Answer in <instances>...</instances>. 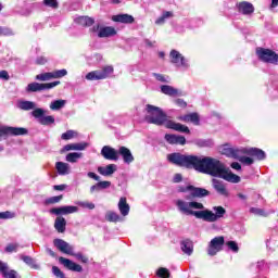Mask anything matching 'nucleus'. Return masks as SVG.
Here are the masks:
<instances>
[{
  "label": "nucleus",
  "mask_w": 278,
  "mask_h": 278,
  "mask_svg": "<svg viewBox=\"0 0 278 278\" xmlns=\"http://www.w3.org/2000/svg\"><path fill=\"white\" fill-rule=\"evenodd\" d=\"M146 112H147L146 121L151 125H157V126L165 125L166 127V123L170 121L168 119V116L166 115V113H164V111H162V109L157 106L147 104Z\"/></svg>",
  "instance_id": "obj_3"
},
{
  "label": "nucleus",
  "mask_w": 278,
  "mask_h": 278,
  "mask_svg": "<svg viewBox=\"0 0 278 278\" xmlns=\"http://www.w3.org/2000/svg\"><path fill=\"white\" fill-rule=\"evenodd\" d=\"M60 80L53 81V83H30L26 87V92H42V90H51L52 88H55V86H60Z\"/></svg>",
  "instance_id": "obj_8"
},
{
  "label": "nucleus",
  "mask_w": 278,
  "mask_h": 278,
  "mask_svg": "<svg viewBox=\"0 0 278 278\" xmlns=\"http://www.w3.org/2000/svg\"><path fill=\"white\" fill-rule=\"evenodd\" d=\"M165 21H167V18H173V12L170 11H165L163 12V14L161 15Z\"/></svg>",
  "instance_id": "obj_63"
},
{
  "label": "nucleus",
  "mask_w": 278,
  "mask_h": 278,
  "mask_svg": "<svg viewBox=\"0 0 278 278\" xmlns=\"http://www.w3.org/2000/svg\"><path fill=\"white\" fill-rule=\"evenodd\" d=\"M117 155H122L124 164H131L134 162V154H131V150L126 147H119Z\"/></svg>",
  "instance_id": "obj_17"
},
{
  "label": "nucleus",
  "mask_w": 278,
  "mask_h": 278,
  "mask_svg": "<svg viewBox=\"0 0 278 278\" xmlns=\"http://www.w3.org/2000/svg\"><path fill=\"white\" fill-rule=\"evenodd\" d=\"M77 260H80L84 264L88 263V257L84 256L81 253L74 254Z\"/></svg>",
  "instance_id": "obj_61"
},
{
  "label": "nucleus",
  "mask_w": 278,
  "mask_h": 278,
  "mask_svg": "<svg viewBox=\"0 0 278 278\" xmlns=\"http://www.w3.org/2000/svg\"><path fill=\"white\" fill-rule=\"evenodd\" d=\"M165 140L168 142V144H180L181 147L186 144V137L181 135L166 134Z\"/></svg>",
  "instance_id": "obj_16"
},
{
  "label": "nucleus",
  "mask_w": 278,
  "mask_h": 278,
  "mask_svg": "<svg viewBox=\"0 0 278 278\" xmlns=\"http://www.w3.org/2000/svg\"><path fill=\"white\" fill-rule=\"evenodd\" d=\"M101 189L99 188V184L97 182L96 185L90 187V193L94 194V192H100Z\"/></svg>",
  "instance_id": "obj_62"
},
{
  "label": "nucleus",
  "mask_w": 278,
  "mask_h": 278,
  "mask_svg": "<svg viewBox=\"0 0 278 278\" xmlns=\"http://www.w3.org/2000/svg\"><path fill=\"white\" fill-rule=\"evenodd\" d=\"M0 36H14V30L5 26H0Z\"/></svg>",
  "instance_id": "obj_47"
},
{
  "label": "nucleus",
  "mask_w": 278,
  "mask_h": 278,
  "mask_svg": "<svg viewBox=\"0 0 278 278\" xmlns=\"http://www.w3.org/2000/svg\"><path fill=\"white\" fill-rule=\"evenodd\" d=\"M156 275L160 278H168L170 277V271L167 268L161 267L157 269Z\"/></svg>",
  "instance_id": "obj_44"
},
{
  "label": "nucleus",
  "mask_w": 278,
  "mask_h": 278,
  "mask_svg": "<svg viewBox=\"0 0 278 278\" xmlns=\"http://www.w3.org/2000/svg\"><path fill=\"white\" fill-rule=\"evenodd\" d=\"M213 187L218 192V194H222V197H227V188H225V184L218 179H213Z\"/></svg>",
  "instance_id": "obj_30"
},
{
  "label": "nucleus",
  "mask_w": 278,
  "mask_h": 278,
  "mask_svg": "<svg viewBox=\"0 0 278 278\" xmlns=\"http://www.w3.org/2000/svg\"><path fill=\"white\" fill-rule=\"evenodd\" d=\"M247 155L244 152H239L237 160L241 162V164H245V166H251L255 161L251 156H244Z\"/></svg>",
  "instance_id": "obj_33"
},
{
  "label": "nucleus",
  "mask_w": 278,
  "mask_h": 278,
  "mask_svg": "<svg viewBox=\"0 0 278 278\" xmlns=\"http://www.w3.org/2000/svg\"><path fill=\"white\" fill-rule=\"evenodd\" d=\"M118 166L116 164H109L106 166H99L98 173L102 175L103 177H111V175H114L115 170H117Z\"/></svg>",
  "instance_id": "obj_18"
},
{
  "label": "nucleus",
  "mask_w": 278,
  "mask_h": 278,
  "mask_svg": "<svg viewBox=\"0 0 278 278\" xmlns=\"http://www.w3.org/2000/svg\"><path fill=\"white\" fill-rule=\"evenodd\" d=\"M59 262L60 264H62L65 268H67V270H73L74 273H81V270H84V268L81 267V265L65 258L63 256L59 257Z\"/></svg>",
  "instance_id": "obj_13"
},
{
  "label": "nucleus",
  "mask_w": 278,
  "mask_h": 278,
  "mask_svg": "<svg viewBox=\"0 0 278 278\" xmlns=\"http://www.w3.org/2000/svg\"><path fill=\"white\" fill-rule=\"evenodd\" d=\"M37 81H51L53 79L52 72H46L36 76Z\"/></svg>",
  "instance_id": "obj_39"
},
{
  "label": "nucleus",
  "mask_w": 278,
  "mask_h": 278,
  "mask_svg": "<svg viewBox=\"0 0 278 278\" xmlns=\"http://www.w3.org/2000/svg\"><path fill=\"white\" fill-rule=\"evenodd\" d=\"M114 73V67L112 65L104 66L102 70L89 72L86 75L88 81H99L101 79H108L109 76Z\"/></svg>",
  "instance_id": "obj_5"
},
{
  "label": "nucleus",
  "mask_w": 278,
  "mask_h": 278,
  "mask_svg": "<svg viewBox=\"0 0 278 278\" xmlns=\"http://www.w3.org/2000/svg\"><path fill=\"white\" fill-rule=\"evenodd\" d=\"M256 55L261 62L278 65V54L266 48H256Z\"/></svg>",
  "instance_id": "obj_4"
},
{
  "label": "nucleus",
  "mask_w": 278,
  "mask_h": 278,
  "mask_svg": "<svg viewBox=\"0 0 278 278\" xmlns=\"http://www.w3.org/2000/svg\"><path fill=\"white\" fill-rule=\"evenodd\" d=\"M181 179H182L181 174H176L173 178V181H174V184H179V182H181Z\"/></svg>",
  "instance_id": "obj_64"
},
{
  "label": "nucleus",
  "mask_w": 278,
  "mask_h": 278,
  "mask_svg": "<svg viewBox=\"0 0 278 278\" xmlns=\"http://www.w3.org/2000/svg\"><path fill=\"white\" fill-rule=\"evenodd\" d=\"M180 249L185 255H192L194 253V243L190 239L180 242Z\"/></svg>",
  "instance_id": "obj_21"
},
{
  "label": "nucleus",
  "mask_w": 278,
  "mask_h": 278,
  "mask_svg": "<svg viewBox=\"0 0 278 278\" xmlns=\"http://www.w3.org/2000/svg\"><path fill=\"white\" fill-rule=\"evenodd\" d=\"M43 4L47 5V8H52L53 10L58 9V0H43Z\"/></svg>",
  "instance_id": "obj_50"
},
{
  "label": "nucleus",
  "mask_w": 278,
  "mask_h": 278,
  "mask_svg": "<svg viewBox=\"0 0 278 278\" xmlns=\"http://www.w3.org/2000/svg\"><path fill=\"white\" fill-rule=\"evenodd\" d=\"M153 76L155 77V79L157 81H162L163 84H168L169 79L168 77L162 75V74H153Z\"/></svg>",
  "instance_id": "obj_52"
},
{
  "label": "nucleus",
  "mask_w": 278,
  "mask_h": 278,
  "mask_svg": "<svg viewBox=\"0 0 278 278\" xmlns=\"http://www.w3.org/2000/svg\"><path fill=\"white\" fill-rule=\"evenodd\" d=\"M242 153L250 155V157H255V160L262 161L266 160V152L257 148H242Z\"/></svg>",
  "instance_id": "obj_11"
},
{
  "label": "nucleus",
  "mask_w": 278,
  "mask_h": 278,
  "mask_svg": "<svg viewBox=\"0 0 278 278\" xmlns=\"http://www.w3.org/2000/svg\"><path fill=\"white\" fill-rule=\"evenodd\" d=\"M226 247L233 253H238L240 251V248H238V243L236 241H228L226 242Z\"/></svg>",
  "instance_id": "obj_48"
},
{
  "label": "nucleus",
  "mask_w": 278,
  "mask_h": 278,
  "mask_svg": "<svg viewBox=\"0 0 278 278\" xmlns=\"http://www.w3.org/2000/svg\"><path fill=\"white\" fill-rule=\"evenodd\" d=\"M0 79H3L4 81H9L10 74L8 73V71L5 70L0 71Z\"/></svg>",
  "instance_id": "obj_58"
},
{
  "label": "nucleus",
  "mask_w": 278,
  "mask_h": 278,
  "mask_svg": "<svg viewBox=\"0 0 278 278\" xmlns=\"http://www.w3.org/2000/svg\"><path fill=\"white\" fill-rule=\"evenodd\" d=\"M75 136H77L75 130H67L61 136V138L62 140H72V138H75Z\"/></svg>",
  "instance_id": "obj_46"
},
{
  "label": "nucleus",
  "mask_w": 278,
  "mask_h": 278,
  "mask_svg": "<svg viewBox=\"0 0 278 278\" xmlns=\"http://www.w3.org/2000/svg\"><path fill=\"white\" fill-rule=\"evenodd\" d=\"M250 212H251V214H254L255 216H268V213H266L265 210L257 208V207H251Z\"/></svg>",
  "instance_id": "obj_45"
},
{
  "label": "nucleus",
  "mask_w": 278,
  "mask_h": 278,
  "mask_svg": "<svg viewBox=\"0 0 278 278\" xmlns=\"http://www.w3.org/2000/svg\"><path fill=\"white\" fill-rule=\"evenodd\" d=\"M83 155L84 154L81 152H72L66 155L65 160H66V162H70L71 164H75V163H77V160H80V157Z\"/></svg>",
  "instance_id": "obj_34"
},
{
  "label": "nucleus",
  "mask_w": 278,
  "mask_h": 278,
  "mask_svg": "<svg viewBox=\"0 0 278 278\" xmlns=\"http://www.w3.org/2000/svg\"><path fill=\"white\" fill-rule=\"evenodd\" d=\"M5 251H7V253H14V252L18 251V244L10 243L9 245H7Z\"/></svg>",
  "instance_id": "obj_51"
},
{
  "label": "nucleus",
  "mask_w": 278,
  "mask_h": 278,
  "mask_svg": "<svg viewBox=\"0 0 278 278\" xmlns=\"http://www.w3.org/2000/svg\"><path fill=\"white\" fill-rule=\"evenodd\" d=\"M75 23L81 25V27H92V25H94V18L90 16H79L75 18Z\"/></svg>",
  "instance_id": "obj_26"
},
{
  "label": "nucleus",
  "mask_w": 278,
  "mask_h": 278,
  "mask_svg": "<svg viewBox=\"0 0 278 278\" xmlns=\"http://www.w3.org/2000/svg\"><path fill=\"white\" fill-rule=\"evenodd\" d=\"M50 214H55V216H66L65 206L51 208Z\"/></svg>",
  "instance_id": "obj_43"
},
{
  "label": "nucleus",
  "mask_w": 278,
  "mask_h": 278,
  "mask_svg": "<svg viewBox=\"0 0 278 278\" xmlns=\"http://www.w3.org/2000/svg\"><path fill=\"white\" fill-rule=\"evenodd\" d=\"M79 212V207L73 206V205H67L65 206V216L68 214H77Z\"/></svg>",
  "instance_id": "obj_49"
},
{
  "label": "nucleus",
  "mask_w": 278,
  "mask_h": 278,
  "mask_svg": "<svg viewBox=\"0 0 278 278\" xmlns=\"http://www.w3.org/2000/svg\"><path fill=\"white\" fill-rule=\"evenodd\" d=\"M0 218H2V219L14 218V213H12L10 211L2 212V213H0Z\"/></svg>",
  "instance_id": "obj_56"
},
{
  "label": "nucleus",
  "mask_w": 278,
  "mask_h": 278,
  "mask_svg": "<svg viewBox=\"0 0 278 278\" xmlns=\"http://www.w3.org/2000/svg\"><path fill=\"white\" fill-rule=\"evenodd\" d=\"M195 144H198V147H212V141L200 139L195 142Z\"/></svg>",
  "instance_id": "obj_55"
},
{
  "label": "nucleus",
  "mask_w": 278,
  "mask_h": 278,
  "mask_svg": "<svg viewBox=\"0 0 278 278\" xmlns=\"http://www.w3.org/2000/svg\"><path fill=\"white\" fill-rule=\"evenodd\" d=\"M0 274L4 278H16L17 273L16 270L10 269V266H8V263L0 261Z\"/></svg>",
  "instance_id": "obj_15"
},
{
  "label": "nucleus",
  "mask_w": 278,
  "mask_h": 278,
  "mask_svg": "<svg viewBox=\"0 0 278 278\" xmlns=\"http://www.w3.org/2000/svg\"><path fill=\"white\" fill-rule=\"evenodd\" d=\"M53 244L65 255H75V248L62 239H54Z\"/></svg>",
  "instance_id": "obj_10"
},
{
  "label": "nucleus",
  "mask_w": 278,
  "mask_h": 278,
  "mask_svg": "<svg viewBox=\"0 0 278 278\" xmlns=\"http://www.w3.org/2000/svg\"><path fill=\"white\" fill-rule=\"evenodd\" d=\"M76 205L84 207L85 210H94V203L88 201H77Z\"/></svg>",
  "instance_id": "obj_42"
},
{
  "label": "nucleus",
  "mask_w": 278,
  "mask_h": 278,
  "mask_svg": "<svg viewBox=\"0 0 278 278\" xmlns=\"http://www.w3.org/2000/svg\"><path fill=\"white\" fill-rule=\"evenodd\" d=\"M101 155L103 156L104 160H111L113 162L118 161V151H116V149L110 146H104L102 148Z\"/></svg>",
  "instance_id": "obj_12"
},
{
  "label": "nucleus",
  "mask_w": 278,
  "mask_h": 278,
  "mask_svg": "<svg viewBox=\"0 0 278 278\" xmlns=\"http://www.w3.org/2000/svg\"><path fill=\"white\" fill-rule=\"evenodd\" d=\"M168 162L184 168H194L199 173L211 175L212 177H220L230 184H240V176L231 173L229 168L218 159L211 156L186 155L174 152L167 155Z\"/></svg>",
  "instance_id": "obj_1"
},
{
  "label": "nucleus",
  "mask_w": 278,
  "mask_h": 278,
  "mask_svg": "<svg viewBox=\"0 0 278 278\" xmlns=\"http://www.w3.org/2000/svg\"><path fill=\"white\" fill-rule=\"evenodd\" d=\"M114 23H124L125 25H131L135 18L129 14H117L112 16Z\"/></svg>",
  "instance_id": "obj_19"
},
{
  "label": "nucleus",
  "mask_w": 278,
  "mask_h": 278,
  "mask_svg": "<svg viewBox=\"0 0 278 278\" xmlns=\"http://www.w3.org/2000/svg\"><path fill=\"white\" fill-rule=\"evenodd\" d=\"M66 105V100H55L50 103V110L58 112V110H62Z\"/></svg>",
  "instance_id": "obj_35"
},
{
  "label": "nucleus",
  "mask_w": 278,
  "mask_h": 278,
  "mask_svg": "<svg viewBox=\"0 0 278 278\" xmlns=\"http://www.w3.org/2000/svg\"><path fill=\"white\" fill-rule=\"evenodd\" d=\"M55 168L58 174L61 176L71 175V165L68 163L56 162Z\"/></svg>",
  "instance_id": "obj_24"
},
{
  "label": "nucleus",
  "mask_w": 278,
  "mask_h": 278,
  "mask_svg": "<svg viewBox=\"0 0 278 278\" xmlns=\"http://www.w3.org/2000/svg\"><path fill=\"white\" fill-rule=\"evenodd\" d=\"M87 177H89L90 179H94V181L101 180V177L99 175H97L94 172L87 173Z\"/></svg>",
  "instance_id": "obj_60"
},
{
  "label": "nucleus",
  "mask_w": 278,
  "mask_h": 278,
  "mask_svg": "<svg viewBox=\"0 0 278 278\" xmlns=\"http://www.w3.org/2000/svg\"><path fill=\"white\" fill-rule=\"evenodd\" d=\"M25 134H27L25 128L0 126V142L5 140L8 136H25Z\"/></svg>",
  "instance_id": "obj_7"
},
{
  "label": "nucleus",
  "mask_w": 278,
  "mask_h": 278,
  "mask_svg": "<svg viewBox=\"0 0 278 278\" xmlns=\"http://www.w3.org/2000/svg\"><path fill=\"white\" fill-rule=\"evenodd\" d=\"M47 62H49V59H47L46 56H38L36 59V64H39V65H45L47 64Z\"/></svg>",
  "instance_id": "obj_59"
},
{
  "label": "nucleus",
  "mask_w": 278,
  "mask_h": 278,
  "mask_svg": "<svg viewBox=\"0 0 278 278\" xmlns=\"http://www.w3.org/2000/svg\"><path fill=\"white\" fill-rule=\"evenodd\" d=\"M118 210L122 216H128L129 214V204H127V198H121L118 202Z\"/></svg>",
  "instance_id": "obj_32"
},
{
  "label": "nucleus",
  "mask_w": 278,
  "mask_h": 278,
  "mask_svg": "<svg viewBox=\"0 0 278 278\" xmlns=\"http://www.w3.org/2000/svg\"><path fill=\"white\" fill-rule=\"evenodd\" d=\"M52 273L56 278H66V276L58 268V266L52 267Z\"/></svg>",
  "instance_id": "obj_53"
},
{
  "label": "nucleus",
  "mask_w": 278,
  "mask_h": 278,
  "mask_svg": "<svg viewBox=\"0 0 278 278\" xmlns=\"http://www.w3.org/2000/svg\"><path fill=\"white\" fill-rule=\"evenodd\" d=\"M54 229L59 233H64V231H66V219L62 216L56 217L54 220Z\"/></svg>",
  "instance_id": "obj_28"
},
{
  "label": "nucleus",
  "mask_w": 278,
  "mask_h": 278,
  "mask_svg": "<svg viewBox=\"0 0 278 278\" xmlns=\"http://www.w3.org/2000/svg\"><path fill=\"white\" fill-rule=\"evenodd\" d=\"M242 153V148L241 149H233V148H227L224 147L222 149V154L226 155L227 157H233V160L238 159V155Z\"/></svg>",
  "instance_id": "obj_25"
},
{
  "label": "nucleus",
  "mask_w": 278,
  "mask_h": 278,
  "mask_svg": "<svg viewBox=\"0 0 278 278\" xmlns=\"http://www.w3.org/2000/svg\"><path fill=\"white\" fill-rule=\"evenodd\" d=\"M18 110H23L24 112H29L30 110H36L37 104L34 101L20 100L17 102Z\"/></svg>",
  "instance_id": "obj_23"
},
{
  "label": "nucleus",
  "mask_w": 278,
  "mask_h": 278,
  "mask_svg": "<svg viewBox=\"0 0 278 278\" xmlns=\"http://www.w3.org/2000/svg\"><path fill=\"white\" fill-rule=\"evenodd\" d=\"M238 11L241 14H253V12H255V8H253V4L250 2H240L238 4Z\"/></svg>",
  "instance_id": "obj_27"
},
{
  "label": "nucleus",
  "mask_w": 278,
  "mask_h": 278,
  "mask_svg": "<svg viewBox=\"0 0 278 278\" xmlns=\"http://www.w3.org/2000/svg\"><path fill=\"white\" fill-rule=\"evenodd\" d=\"M169 60L172 64H175V66H177V68H182L184 71H188L190 68V61L177 50L170 51Z\"/></svg>",
  "instance_id": "obj_6"
},
{
  "label": "nucleus",
  "mask_w": 278,
  "mask_h": 278,
  "mask_svg": "<svg viewBox=\"0 0 278 278\" xmlns=\"http://www.w3.org/2000/svg\"><path fill=\"white\" fill-rule=\"evenodd\" d=\"M68 75V71L66 70H56L52 72L53 79H62V77H66Z\"/></svg>",
  "instance_id": "obj_40"
},
{
  "label": "nucleus",
  "mask_w": 278,
  "mask_h": 278,
  "mask_svg": "<svg viewBox=\"0 0 278 278\" xmlns=\"http://www.w3.org/2000/svg\"><path fill=\"white\" fill-rule=\"evenodd\" d=\"M105 219L109 220V223H118V220H121V215L115 212L108 211Z\"/></svg>",
  "instance_id": "obj_37"
},
{
  "label": "nucleus",
  "mask_w": 278,
  "mask_h": 278,
  "mask_svg": "<svg viewBox=\"0 0 278 278\" xmlns=\"http://www.w3.org/2000/svg\"><path fill=\"white\" fill-rule=\"evenodd\" d=\"M40 125H53V123H55V117L51 116V115H47L40 118Z\"/></svg>",
  "instance_id": "obj_41"
},
{
  "label": "nucleus",
  "mask_w": 278,
  "mask_h": 278,
  "mask_svg": "<svg viewBox=\"0 0 278 278\" xmlns=\"http://www.w3.org/2000/svg\"><path fill=\"white\" fill-rule=\"evenodd\" d=\"M45 114H47V111L40 108H35L31 112V116H34V118H37L38 123H40V119L45 117Z\"/></svg>",
  "instance_id": "obj_36"
},
{
  "label": "nucleus",
  "mask_w": 278,
  "mask_h": 278,
  "mask_svg": "<svg viewBox=\"0 0 278 278\" xmlns=\"http://www.w3.org/2000/svg\"><path fill=\"white\" fill-rule=\"evenodd\" d=\"M178 121H181L182 123H192L193 125H199L200 117L198 113H190L187 115L178 116Z\"/></svg>",
  "instance_id": "obj_20"
},
{
  "label": "nucleus",
  "mask_w": 278,
  "mask_h": 278,
  "mask_svg": "<svg viewBox=\"0 0 278 278\" xmlns=\"http://www.w3.org/2000/svg\"><path fill=\"white\" fill-rule=\"evenodd\" d=\"M188 191L190 193L185 195V200L178 199L175 202V205L180 214H185V216H194L200 220H204V223H216L217 220H220V218H224L225 214H227V210H225L223 206H214L212 212L205 208L203 203L192 200L207 197L210 191L206 189L195 188L193 186H187L186 188L179 189V192Z\"/></svg>",
  "instance_id": "obj_2"
},
{
  "label": "nucleus",
  "mask_w": 278,
  "mask_h": 278,
  "mask_svg": "<svg viewBox=\"0 0 278 278\" xmlns=\"http://www.w3.org/2000/svg\"><path fill=\"white\" fill-rule=\"evenodd\" d=\"M110 186H112V182L108 180L98 182V187L100 188V190H108Z\"/></svg>",
  "instance_id": "obj_54"
},
{
  "label": "nucleus",
  "mask_w": 278,
  "mask_h": 278,
  "mask_svg": "<svg viewBox=\"0 0 278 278\" xmlns=\"http://www.w3.org/2000/svg\"><path fill=\"white\" fill-rule=\"evenodd\" d=\"M62 201V195H55L47 200V203L53 204V203H60Z\"/></svg>",
  "instance_id": "obj_57"
},
{
  "label": "nucleus",
  "mask_w": 278,
  "mask_h": 278,
  "mask_svg": "<svg viewBox=\"0 0 278 278\" xmlns=\"http://www.w3.org/2000/svg\"><path fill=\"white\" fill-rule=\"evenodd\" d=\"M116 36V28L112 26L101 27L98 33V38H110Z\"/></svg>",
  "instance_id": "obj_22"
},
{
  "label": "nucleus",
  "mask_w": 278,
  "mask_h": 278,
  "mask_svg": "<svg viewBox=\"0 0 278 278\" xmlns=\"http://www.w3.org/2000/svg\"><path fill=\"white\" fill-rule=\"evenodd\" d=\"M22 260L27 264V266H30V268H34L35 270L40 268V266L36 264V260H34L31 256H22Z\"/></svg>",
  "instance_id": "obj_38"
},
{
  "label": "nucleus",
  "mask_w": 278,
  "mask_h": 278,
  "mask_svg": "<svg viewBox=\"0 0 278 278\" xmlns=\"http://www.w3.org/2000/svg\"><path fill=\"white\" fill-rule=\"evenodd\" d=\"M225 247V237L219 236L213 238L207 248V255H211V257H214L217 253H220V250Z\"/></svg>",
  "instance_id": "obj_9"
},
{
  "label": "nucleus",
  "mask_w": 278,
  "mask_h": 278,
  "mask_svg": "<svg viewBox=\"0 0 278 278\" xmlns=\"http://www.w3.org/2000/svg\"><path fill=\"white\" fill-rule=\"evenodd\" d=\"M88 144L86 142L80 143H70L64 147L65 151H86Z\"/></svg>",
  "instance_id": "obj_29"
},
{
  "label": "nucleus",
  "mask_w": 278,
  "mask_h": 278,
  "mask_svg": "<svg viewBox=\"0 0 278 278\" xmlns=\"http://www.w3.org/2000/svg\"><path fill=\"white\" fill-rule=\"evenodd\" d=\"M161 92L167 97H179V90L168 85L161 86Z\"/></svg>",
  "instance_id": "obj_31"
},
{
  "label": "nucleus",
  "mask_w": 278,
  "mask_h": 278,
  "mask_svg": "<svg viewBox=\"0 0 278 278\" xmlns=\"http://www.w3.org/2000/svg\"><path fill=\"white\" fill-rule=\"evenodd\" d=\"M166 128L174 129V131H179L180 134H190V128H188V126L170 119L166 122Z\"/></svg>",
  "instance_id": "obj_14"
}]
</instances>
